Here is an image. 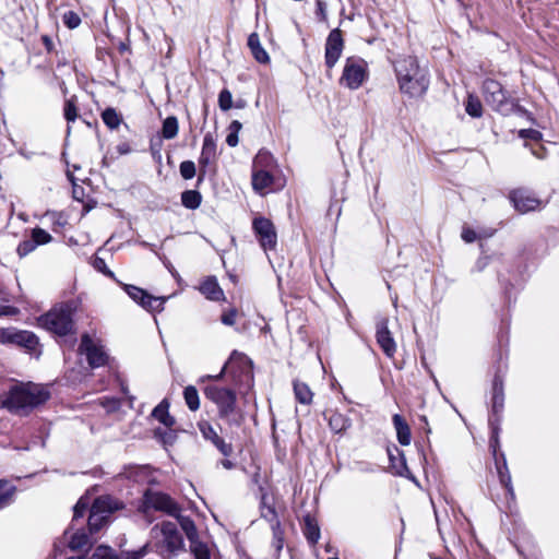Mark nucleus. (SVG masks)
I'll return each instance as SVG.
<instances>
[{"mask_svg": "<svg viewBox=\"0 0 559 559\" xmlns=\"http://www.w3.org/2000/svg\"><path fill=\"white\" fill-rule=\"evenodd\" d=\"M183 397L190 411L195 412L200 407L198 390L193 385H188L183 391Z\"/></svg>", "mask_w": 559, "mask_h": 559, "instance_id": "35", "label": "nucleus"}, {"mask_svg": "<svg viewBox=\"0 0 559 559\" xmlns=\"http://www.w3.org/2000/svg\"><path fill=\"white\" fill-rule=\"evenodd\" d=\"M168 408L169 404L163 401L153 409L152 415L166 427H171L175 424V419L169 415Z\"/></svg>", "mask_w": 559, "mask_h": 559, "instance_id": "28", "label": "nucleus"}, {"mask_svg": "<svg viewBox=\"0 0 559 559\" xmlns=\"http://www.w3.org/2000/svg\"><path fill=\"white\" fill-rule=\"evenodd\" d=\"M248 46L254 57V59L260 63H269L270 56L265 51V49L261 46L260 38L258 34L252 33L248 38Z\"/></svg>", "mask_w": 559, "mask_h": 559, "instance_id": "25", "label": "nucleus"}, {"mask_svg": "<svg viewBox=\"0 0 559 559\" xmlns=\"http://www.w3.org/2000/svg\"><path fill=\"white\" fill-rule=\"evenodd\" d=\"M64 117L68 121H74L78 117V110L72 99L66 102Z\"/></svg>", "mask_w": 559, "mask_h": 559, "instance_id": "48", "label": "nucleus"}, {"mask_svg": "<svg viewBox=\"0 0 559 559\" xmlns=\"http://www.w3.org/2000/svg\"><path fill=\"white\" fill-rule=\"evenodd\" d=\"M269 160H271V156L263 152H260L253 160L252 188L260 195L271 192L274 183L273 176L262 168L263 164Z\"/></svg>", "mask_w": 559, "mask_h": 559, "instance_id": "7", "label": "nucleus"}, {"mask_svg": "<svg viewBox=\"0 0 559 559\" xmlns=\"http://www.w3.org/2000/svg\"><path fill=\"white\" fill-rule=\"evenodd\" d=\"M317 7H318V13L324 20L325 19V4H324V2H322L321 0H318L317 1Z\"/></svg>", "mask_w": 559, "mask_h": 559, "instance_id": "58", "label": "nucleus"}, {"mask_svg": "<svg viewBox=\"0 0 559 559\" xmlns=\"http://www.w3.org/2000/svg\"><path fill=\"white\" fill-rule=\"evenodd\" d=\"M0 343H14L28 349H34L38 344V340L35 334L28 331L3 329L0 330Z\"/></svg>", "mask_w": 559, "mask_h": 559, "instance_id": "19", "label": "nucleus"}, {"mask_svg": "<svg viewBox=\"0 0 559 559\" xmlns=\"http://www.w3.org/2000/svg\"><path fill=\"white\" fill-rule=\"evenodd\" d=\"M389 319L380 318L376 324V340L384 355L389 358H393L396 353V342L389 330Z\"/></svg>", "mask_w": 559, "mask_h": 559, "instance_id": "15", "label": "nucleus"}, {"mask_svg": "<svg viewBox=\"0 0 559 559\" xmlns=\"http://www.w3.org/2000/svg\"><path fill=\"white\" fill-rule=\"evenodd\" d=\"M350 425V419L338 412H332L329 416V426L335 433L345 432Z\"/></svg>", "mask_w": 559, "mask_h": 559, "instance_id": "26", "label": "nucleus"}, {"mask_svg": "<svg viewBox=\"0 0 559 559\" xmlns=\"http://www.w3.org/2000/svg\"><path fill=\"white\" fill-rule=\"evenodd\" d=\"M272 531H273V547L277 552H280L283 549L284 546V536L283 531L281 530L280 522L276 521L272 524Z\"/></svg>", "mask_w": 559, "mask_h": 559, "instance_id": "38", "label": "nucleus"}, {"mask_svg": "<svg viewBox=\"0 0 559 559\" xmlns=\"http://www.w3.org/2000/svg\"><path fill=\"white\" fill-rule=\"evenodd\" d=\"M88 506H90L88 499L81 498L74 506L73 521H76L79 518H82L84 515L85 510L88 508Z\"/></svg>", "mask_w": 559, "mask_h": 559, "instance_id": "47", "label": "nucleus"}, {"mask_svg": "<svg viewBox=\"0 0 559 559\" xmlns=\"http://www.w3.org/2000/svg\"><path fill=\"white\" fill-rule=\"evenodd\" d=\"M63 23L71 29L78 27L81 24L79 14L73 11H68L62 16Z\"/></svg>", "mask_w": 559, "mask_h": 559, "instance_id": "45", "label": "nucleus"}, {"mask_svg": "<svg viewBox=\"0 0 559 559\" xmlns=\"http://www.w3.org/2000/svg\"><path fill=\"white\" fill-rule=\"evenodd\" d=\"M421 420L425 423L426 426H428L427 418L425 416L421 417Z\"/></svg>", "mask_w": 559, "mask_h": 559, "instance_id": "61", "label": "nucleus"}, {"mask_svg": "<svg viewBox=\"0 0 559 559\" xmlns=\"http://www.w3.org/2000/svg\"><path fill=\"white\" fill-rule=\"evenodd\" d=\"M94 265H95V267H96L98 271L103 272L105 275H108V276H110V277H114V273H112L110 270H108V267L106 266V263H105V261H104L103 259L97 258V259L95 260V264H94Z\"/></svg>", "mask_w": 559, "mask_h": 559, "instance_id": "52", "label": "nucleus"}, {"mask_svg": "<svg viewBox=\"0 0 559 559\" xmlns=\"http://www.w3.org/2000/svg\"><path fill=\"white\" fill-rule=\"evenodd\" d=\"M488 264V258L487 257H483L480 259H478V261L476 262V267L478 271H483Z\"/></svg>", "mask_w": 559, "mask_h": 559, "instance_id": "57", "label": "nucleus"}, {"mask_svg": "<svg viewBox=\"0 0 559 559\" xmlns=\"http://www.w3.org/2000/svg\"><path fill=\"white\" fill-rule=\"evenodd\" d=\"M503 468H507L506 464L503 465V467H498V472H499V476H500V481L508 489V491L510 493H513V488H512V485H511V476H510V474L508 472H503Z\"/></svg>", "mask_w": 559, "mask_h": 559, "instance_id": "49", "label": "nucleus"}, {"mask_svg": "<svg viewBox=\"0 0 559 559\" xmlns=\"http://www.w3.org/2000/svg\"><path fill=\"white\" fill-rule=\"evenodd\" d=\"M151 509L163 511L169 515H177L180 511L178 504L167 495L147 490L144 493L141 510L147 513Z\"/></svg>", "mask_w": 559, "mask_h": 559, "instance_id": "10", "label": "nucleus"}, {"mask_svg": "<svg viewBox=\"0 0 559 559\" xmlns=\"http://www.w3.org/2000/svg\"><path fill=\"white\" fill-rule=\"evenodd\" d=\"M241 129V123L237 120H234L230 124H229V132H235V133H238Z\"/></svg>", "mask_w": 559, "mask_h": 559, "instance_id": "59", "label": "nucleus"}, {"mask_svg": "<svg viewBox=\"0 0 559 559\" xmlns=\"http://www.w3.org/2000/svg\"><path fill=\"white\" fill-rule=\"evenodd\" d=\"M183 179H192L195 176V165L192 160H185L179 166Z\"/></svg>", "mask_w": 559, "mask_h": 559, "instance_id": "43", "label": "nucleus"}, {"mask_svg": "<svg viewBox=\"0 0 559 559\" xmlns=\"http://www.w3.org/2000/svg\"><path fill=\"white\" fill-rule=\"evenodd\" d=\"M329 559H338V558H336V557H333V558H329Z\"/></svg>", "mask_w": 559, "mask_h": 559, "instance_id": "62", "label": "nucleus"}, {"mask_svg": "<svg viewBox=\"0 0 559 559\" xmlns=\"http://www.w3.org/2000/svg\"><path fill=\"white\" fill-rule=\"evenodd\" d=\"M484 96L486 103L496 111L503 115L509 114L513 104L509 100L501 84L495 80H487L484 83Z\"/></svg>", "mask_w": 559, "mask_h": 559, "instance_id": "8", "label": "nucleus"}, {"mask_svg": "<svg viewBox=\"0 0 559 559\" xmlns=\"http://www.w3.org/2000/svg\"><path fill=\"white\" fill-rule=\"evenodd\" d=\"M504 393L503 384L499 378L493 380L492 384V412L498 414L503 408Z\"/></svg>", "mask_w": 559, "mask_h": 559, "instance_id": "27", "label": "nucleus"}, {"mask_svg": "<svg viewBox=\"0 0 559 559\" xmlns=\"http://www.w3.org/2000/svg\"><path fill=\"white\" fill-rule=\"evenodd\" d=\"M75 310L73 301L60 304L39 318V325L59 336L70 335V346H73L76 341L72 318Z\"/></svg>", "mask_w": 559, "mask_h": 559, "instance_id": "3", "label": "nucleus"}, {"mask_svg": "<svg viewBox=\"0 0 559 559\" xmlns=\"http://www.w3.org/2000/svg\"><path fill=\"white\" fill-rule=\"evenodd\" d=\"M200 292L210 300L218 301L224 298V292L215 277H207L200 285Z\"/></svg>", "mask_w": 559, "mask_h": 559, "instance_id": "22", "label": "nucleus"}, {"mask_svg": "<svg viewBox=\"0 0 559 559\" xmlns=\"http://www.w3.org/2000/svg\"><path fill=\"white\" fill-rule=\"evenodd\" d=\"M48 390L35 383L13 386L1 401V407L11 413L23 415L49 399Z\"/></svg>", "mask_w": 559, "mask_h": 559, "instance_id": "2", "label": "nucleus"}, {"mask_svg": "<svg viewBox=\"0 0 559 559\" xmlns=\"http://www.w3.org/2000/svg\"><path fill=\"white\" fill-rule=\"evenodd\" d=\"M509 200L513 207L521 214L538 211L545 206V203L534 192L519 188L509 193Z\"/></svg>", "mask_w": 559, "mask_h": 559, "instance_id": "11", "label": "nucleus"}, {"mask_svg": "<svg viewBox=\"0 0 559 559\" xmlns=\"http://www.w3.org/2000/svg\"><path fill=\"white\" fill-rule=\"evenodd\" d=\"M79 353L86 356L92 368L105 366L108 361V356L103 346L95 343L88 334L82 336Z\"/></svg>", "mask_w": 559, "mask_h": 559, "instance_id": "13", "label": "nucleus"}, {"mask_svg": "<svg viewBox=\"0 0 559 559\" xmlns=\"http://www.w3.org/2000/svg\"><path fill=\"white\" fill-rule=\"evenodd\" d=\"M305 536L311 544H316L320 538V528L310 516L305 520Z\"/></svg>", "mask_w": 559, "mask_h": 559, "instance_id": "37", "label": "nucleus"}, {"mask_svg": "<svg viewBox=\"0 0 559 559\" xmlns=\"http://www.w3.org/2000/svg\"><path fill=\"white\" fill-rule=\"evenodd\" d=\"M15 486L8 480H0V509L13 501Z\"/></svg>", "mask_w": 559, "mask_h": 559, "instance_id": "29", "label": "nucleus"}, {"mask_svg": "<svg viewBox=\"0 0 559 559\" xmlns=\"http://www.w3.org/2000/svg\"><path fill=\"white\" fill-rule=\"evenodd\" d=\"M294 393H295L296 400L301 404L308 405L312 402L313 394H312L310 388L304 382H299V381L294 382Z\"/></svg>", "mask_w": 559, "mask_h": 559, "instance_id": "30", "label": "nucleus"}, {"mask_svg": "<svg viewBox=\"0 0 559 559\" xmlns=\"http://www.w3.org/2000/svg\"><path fill=\"white\" fill-rule=\"evenodd\" d=\"M465 111L473 118H479L483 115V105L477 96L469 94L464 102Z\"/></svg>", "mask_w": 559, "mask_h": 559, "instance_id": "31", "label": "nucleus"}, {"mask_svg": "<svg viewBox=\"0 0 559 559\" xmlns=\"http://www.w3.org/2000/svg\"><path fill=\"white\" fill-rule=\"evenodd\" d=\"M88 559H118L114 550L107 546H99Z\"/></svg>", "mask_w": 559, "mask_h": 559, "instance_id": "40", "label": "nucleus"}, {"mask_svg": "<svg viewBox=\"0 0 559 559\" xmlns=\"http://www.w3.org/2000/svg\"><path fill=\"white\" fill-rule=\"evenodd\" d=\"M178 120L176 117H167L163 122L162 134L164 139L170 140L178 134Z\"/></svg>", "mask_w": 559, "mask_h": 559, "instance_id": "36", "label": "nucleus"}, {"mask_svg": "<svg viewBox=\"0 0 559 559\" xmlns=\"http://www.w3.org/2000/svg\"><path fill=\"white\" fill-rule=\"evenodd\" d=\"M16 310L10 306L0 304V316H11L14 314Z\"/></svg>", "mask_w": 559, "mask_h": 559, "instance_id": "56", "label": "nucleus"}, {"mask_svg": "<svg viewBox=\"0 0 559 559\" xmlns=\"http://www.w3.org/2000/svg\"><path fill=\"white\" fill-rule=\"evenodd\" d=\"M204 394L217 405L222 417H227L234 413L236 406L235 391L217 385H207L204 390Z\"/></svg>", "mask_w": 559, "mask_h": 559, "instance_id": "9", "label": "nucleus"}, {"mask_svg": "<svg viewBox=\"0 0 559 559\" xmlns=\"http://www.w3.org/2000/svg\"><path fill=\"white\" fill-rule=\"evenodd\" d=\"M493 235V230H490V231H484L481 234H477L475 230L471 229V228H464L462 230V239L467 242V243H471L479 238H483V237H491Z\"/></svg>", "mask_w": 559, "mask_h": 559, "instance_id": "39", "label": "nucleus"}, {"mask_svg": "<svg viewBox=\"0 0 559 559\" xmlns=\"http://www.w3.org/2000/svg\"><path fill=\"white\" fill-rule=\"evenodd\" d=\"M252 362L251 360L243 354L238 352H233L229 359L225 362L222 371L216 376H206L201 378V381H204L205 379H214L219 380L222 379L223 374L226 370H229L230 372H235V370H239L241 373H248L251 371Z\"/></svg>", "mask_w": 559, "mask_h": 559, "instance_id": "18", "label": "nucleus"}, {"mask_svg": "<svg viewBox=\"0 0 559 559\" xmlns=\"http://www.w3.org/2000/svg\"><path fill=\"white\" fill-rule=\"evenodd\" d=\"M32 238L35 241L36 246L46 245L51 241V236L46 230L41 228H34L32 230Z\"/></svg>", "mask_w": 559, "mask_h": 559, "instance_id": "41", "label": "nucleus"}, {"mask_svg": "<svg viewBox=\"0 0 559 559\" xmlns=\"http://www.w3.org/2000/svg\"><path fill=\"white\" fill-rule=\"evenodd\" d=\"M394 71L400 91L409 97H419L429 86L428 70L419 64L414 56H403L394 62Z\"/></svg>", "mask_w": 559, "mask_h": 559, "instance_id": "1", "label": "nucleus"}, {"mask_svg": "<svg viewBox=\"0 0 559 559\" xmlns=\"http://www.w3.org/2000/svg\"><path fill=\"white\" fill-rule=\"evenodd\" d=\"M152 537L160 544V552L174 554L183 546V540L177 531L176 523L163 522L152 528Z\"/></svg>", "mask_w": 559, "mask_h": 559, "instance_id": "5", "label": "nucleus"}, {"mask_svg": "<svg viewBox=\"0 0 559 559\" xmlns=\"http://www.w3.org/2000/svg\"><path fill=\"white\" fill-rule=\"evenodd\" d=\"M90 545L88 535L84 530H76L73 532V528H69L63 533L62 538L55 544V549L57 551H61L66 546H68L72 550H81L84 547Z\"/></svg>", "mask_w": 559, "mask_h": 559, "instance_id": "17", "label": "nucleus"}, {"mask_svg": "<svg viewBox=\"0 0 559 559\" xmlns=\"http://www.w3.org/2000/svg\"><path fill=\"white\" fill-rule=\"evenodd\" d=\"M216 155V144L212 134L207 133L204 135L202 151L199 158V164L202 167H206Z\"/></svg>", "mask_w": 559, "mask_h": 559, "instance_id": "23", "label": "nucleus"}, {"mask_svg": "<svg viewBox=\"0 0 559 559\" xmlns=\"http://www.w3.org/2000/svg\"><path fill=\"white\" fill-rule=\"evenodd\" d=\"M262 516L272 522V524L275 523L277 521L275 511L272 507L265 504V497L262 499Z\"/></svg>", "mask_w": 559, "mask_h": 559, "instance_id": "50", "label": "nucleus"}, {"mask_svg": "<svg viewBox=\"0 0 559 559\" xmlns=\"http://www.w3.org/2000/svg\"><path fill=\"white\" fill-rule=\"evenodd\" d=\"M121 508L118 500L110 496H103L93 502L88 516L90 531L97 532L107 523L109 515Z\"/></svg>", "mask_w": 559, "mask_h": 559, "instance_id": "4", "label": "nucleus"}, {"mask_svg": "<svg viewBox=\"0 0 559 559\" xmlns=\"http://www.w3.org/2000/svg\"><path fill=\"white\" fill-rule=\"evenodd\" d=\"M226 143L234 147L238 144V133L229 132V134L226 138Z\"/></svg>", "mask_w": 559, "mask_h": 559, "instance_id": "55", "label": "nucleus"}, {"mask_svg": "<svg viewBox=\"0 0 559 559\" xmlns=\"http://www.w3.org/2000/svg\"><path fill=\"white\" fill-rule=\"evenodd\" d=\"M252 228L261 247L265 251L275 248L277 237L274 225L270 219L265 217H255L252 223Z\"/></svg>", "mask_w": 559, "mask_h": 559, "instance_id": "14", "label": "nucleus"}, {"mask_svg": "<svg viewBox=\"0 0 559 559\" xmlns=\"http://www.w3.org/2000/svg\"><path fill=\"white\" fill-rule=\"evenodd\" d=\"M199 429L202 436L206 440H211L212 443L219 450V452L223 455L228 456L231 453V445L226 443L222 438H219L215 429L209 423H199Z\"/></svg>", "mask_w": 559, "mask_h": 559, "instance_id": "20", "label": "nucleus"}, {"mask_svg": "<svg viewBox=\"0 0 559 559\" xmlns=\"http://www.w3.org/2000/svg\"><path fill=\"white\" fill-rule=\"evenodd\" d=\"M237 311L236 309H230L227 312H224L222 316V322L225 325H234L236 322Z\"/></svg>", "mask_w": 559, "mask_h": 559, "instance_id": "51", "label": "nucleus"}, {"mask_svg": "<svg viewBox=\"0 0 559 559\" xmlns=\"http://www.w3.org/2000/svg\"><path fill=\"white\" fill-rule=\"evenodd\" d=\"M191 550L195 559H211L210 550L206 545L194 542L191 544Z\"/></svg>", "mask_w": 559, "mask_h": 559, "instance_id": "42", "label": "nucleus"}, {"mask_svg": "<svg viewBox=\"0 0 559 559\" xmlns=\"http://www.w3.org/2000/svg\"><path fill=\"white\" fill-rule=\"evenodd\" d=\"M221 463H222L223 467L226 469H230L234 467V463L229 460H223Z\"/></svg>", "mask_w": 559, "mask_h": 559, "instance_id": "60", "label": "nucleus"}, {"mask_svg": "<svg viewBox=\"0 0 559 559\" xmlns=\"http://www.w3.org/2000/svg\"><path fill=\"white\" fill-rule=\"evenodd\" d=\"M393 425L396 431L397 440L402 445H408L412 440L411 428L405 419L395 414L392 418Z\"/></svg>", "mask_w": 559, "mask_h": 559, "instance_id": "24", "label": "nucleus"}, {"mask_svg": "<svg viewBox=\"0 0 559 559\" xmlns=\"http://www.w3.org/2000/svg\"><path fill=\"white\" fill-rule=\"evenodd\" d=\"M520 135H521L522 138H530V139H532V140H535V141H538V140H540V138H542V134H540V132H539V131H537V130H532V129H528V130H521Z\"/></svg>", "mask_w": 559, "mask_h": 559, "instance_id": "53", "label": "nucleus"}, {"mask_svg": "<svg viewBox=\"0 0 559 559\" xmlns=\"http://www.w3.org/2000/svg\"><path fill=\"white\" fill-rule=\"evenodd\" d=\"M344 40L338 28L330 32L325 41V64L332 69L342 56Z\"/></svg>", "mask_w": 559, "mask_h": 559, "instance_id": "16", "label": "nucleus"}, {"mask_svg": "<svg viewBox=\"0 0 559 559\" xmlns=\"http://www.w3.org/2000/svg\"><path fill=\"white\" fill-rule=\"evenodd\" d=\"M145 548L146 547H143L138 551L128 552L124 559H141L145 554Z\"/></svg>", "mask_w": 559, "mask_h": 559, "instance_id": "54", "label": "nucleus"}, {"mask_svg": "<svg viewBox=\"0 0 559 559\" xmlns=\"http://www.w3.org/2000/svg\"><path fill=\"white\" fill-rule=\"evenodd\" d=\"M122 288L128 294V296L142 308L148 311L163 310L164 304L166 301L165 297L151 296L144 289L129 284H122Z\"/></svg>", "mask_w": 559, "mask_h": 559, "instance_id": "12", "label": "nucleus"}, {"mask_svg": "<svg viewBox=\"0 0 559 559\" xmlns=\"http://www.w3.org/2000/svg\"><path fill=\"white\" fill-rule=\"evenodd\" d=\"M202 197L195 190H187L181 194V202L185 207L195 210L201 204Z\"/></svg>", "mask_w": 559, "mask_h": 559, "instance_id": "34", "label": "nucleus"}, {"mask_svg": "<svg viewBox=\"0 0 559 559\" xmlns=\"http://www.w3.org/2000/svg\"><path fill=\"white\" fill-rule=\"evenodd\" d=\"M102 119L109 129H117L122 122L121 115L114 108H106L102 114Z\"/></svg>", "mask_w": 559, "mask_h": 559, "instance_id": "33", "label": "nucleus"}, {"mask_svg": "<svg viewBox=\"0 0 559 559\" xmlns=\"http://www.w3.org/2000/svg\"><path fill=\"white\" fill-rule=\"evenodd\" d=\"M36 243L33 238L22 241L17 247V253L20 257H24L35 250Z\"/></svg>", "mask_w": 559, "mask_h": 559, "instance_id": "46", "label": "nucleus"}, {"mask_svg": "<svg viewBox=\"0 0 559 559\" xmlns=\"http://www.w3.org/2000/svg\"><path fill=\"white\" fill-rule=\"evenodd\" d=\"M367 79V63L361 58L350 57L345 61L341 84L357 90Z\"/></svg>", "mask_w": 559, "mask_h": 559, "instance_id": "6", "label": "nucleus"}, {"mask_svg": "<svg viewBox=\"0 0 559 559\" xmlns=\"http://www.w3.org/2000/svg\"><path fill=\"white\" fill-rule=\"evenodd\" d=\"M174 516L178 520V523L180 524L191 544L194 543L197 537V528L193 521L188 516L181 515L180 511L177 513V515Z\"/></svg>", "mask_w": 559, "mask_h": 559, "instance_id": "32", "label": "nucleus"}, {"mask_svg": "<svg viewBox=\"0 0 559 559\" xmlns=\"http://www.w3.org/2000/svg\"><path fill=\"white\" fill-rule=\"evenodd\" d=\"M218 106L222 110H229L233 106V96L228 90H222L218 95Z\"/></svg>", "mask_w": 559, "mask_h": 559, "instance_id": "44", "label": "nucleus"}, {"mask_svg": "<svg viewBox=\"0 0 559 559\" xmlns=\"http://www.w3.org/2000/svg\"><path fill=\"white\" fill-rule=\"evenodd\" d=\"M388 455L390 459V468L393 474L415 480L408 471L404 454L396 447L393 449L389 448Z\"/></svg>", "mask_w": 559, "mask_h": 559, "instance_id": "21", "label": "nucleus"}]
</instances>
